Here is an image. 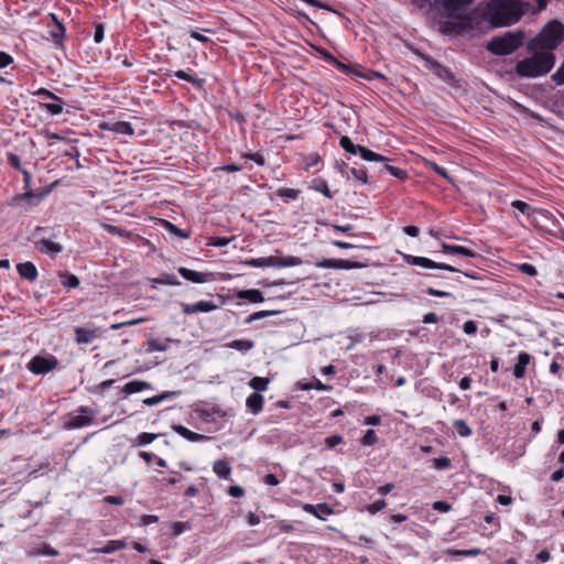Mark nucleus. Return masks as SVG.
Listing matches in <instances>:
<instances>
[{
    "mask_svg": "<svg viewBox=\"0 0 564 564\" xmlns=\"http://www.w3.org/2000/svg\"><path fill=\"white\" fill-rule=\"evenodd\" d=\"M519 270H520L522 273L528 274V275H530V276H534V275H536V274H538V270H536V268H535L533 264H531V263H521V264L519 265Z\"/></svg>",
    "mask_w": 564,
    "mask_h": 564,
    "instance_id": "obj_61",
    "label": "nucleus"
},
{
    "mask_svg": "<svg viewBox=\"0 0 564 564\" xmlns=\"http://www.w3.org/2000/svg\"><path fill=\"white\" fill-rule=\"evenodd\" d=\"M310 188L315 192L322 193L326 198L332 199L334 193L328 188L327 182L322 177H316L311 182Z\"/></svg>",
    "mask_w": 564,
    "mask_h": 564,
    "instance_id": "obj_27",
    "label": "nucleus"
},
{
    "mask_svg": "<svg viewBox=\"0 0 564 564\" xmlns=\"http://www.w3.org/2000/svg\"><path fill=\"white\" fill-rule=\"evenodd\" d=\"M237 297L250 303H261L264 300L262 292L257 289L241 290L237 293Z\"/></svg>",
    "mask_w": 564,
    "mask_h": 564,
    "instance_id": "obj_26",
    "label": "nucleus"
},
{
    "mask_svg": "<svg viewBox=\"0 0 564 564\" xmlns=\"http://www.w3.org/2000/svg\"><path fill=\"white\" fill-rule=\"evenodd\" d=\"M403 260L410 265H417V267L425 268V269H441V270H446L449 272H460L469 279H473V280L480 279L479 273L476 271H462L451 264L436 262V261H433L425 257L403 254Z\"/></svg>",
    "mask_w": 564,
    "mask_h": 564,
    "instance_id": "obj_6",
    "label": "nucleus"
},
{
    "mask_svg": "<svg viewBox=\"0 0 564 564\" xmlns=\"http://www.w3.org/2000/svg\"><path fill=\"white\" fill-rule=\"evenodd\" d=\"M180 306L182 312L186 315L195 313H209L217 308V305L212 301H198L193 304L181 302Z\"/></svg>",
    "mask_w": 564,
    "mask_h": 564,
    "instance_id": "obj_12",
    "label": "nucleus"
},
{
    "mask_svg": "<svg viewBox=\"0 0 564 564\" xmlns=\"http://www.w3.org/2000/svg\"><path fill=\"white\" fill-rule=\"evenodd\" d=\"M377 442H378V436L373 430H367L365 435L360 440V443L364 446H372Z\"/></svg>",
    "mask_w": 564,
    "mask_h": 564,
    "instance_id": "obj_47",
    "label": "nucleus"
},
{
    "mask_svg": "<svg viewBox=\"0 0 564 564\" xmlns=\"http://www.w3.org/2000/svg\"><path fill=\"white\" fill-rule=\"evenodd\" d=\"M147 389H151V384L141 380H132L122 387V392L126 394L137 393Z\"/></svg>",
    "mask_w": 564,
    "mask_h": 564,
    "instance_id": "obj_29",
    "label": "nucleus"
},
{
    "mask_svg": "<svg viewBox=\"0 0 564 564\" xmlns=\"http://www.w3.org/2000/svg\"><path fill=\"white\" fill-rule=\"evenodd\" d=\"M531 356L527 352H520L518 360L513 367V376L518 379L522 378L525 373L527 366L529 365Z\"/></svg>",
    "mask_w": 564,
    "mask_h": 564,
    "instance_id": "obj_25",
    "label": "nucleus"
},
{
    "mask_svg": "<svg viewBox=\"0 0 564 564\" xmlns=\"http://www.w3.org/2000/svg\"><path fill=\"white\" fill-rule=\"evenodd\" d=\"M387 507V502L383 499L376 500L371 505L367 507V510L370 514H376L377 512L383 510Z\"/></svg>",
    "mask_w": 564,
    "mask_h": 564,
    "instance_id": "obj_52",
    "label": "nucleus"
},
{
    "mask_svg": "<svg viewBox=\"0 0 564 564\" xmlns=\"http://www.w3.org/2000/svg\"><path fill=\"white\" fill-rule=\"evenodd\" d=\"M171 343V339H166L164 343L158 340V339H150L148 341L149 349L152 351H165L169 349V344Z\"/></svg>",
    "mask_w": 564,
    "mask_h": 564,
    "instance_id": "obj_43",
    "label": "nucleus"
},
{
    "mask_svg": "<svg viewBox=\"0 0 564 564\" xmlns=\"http://www.w3.org/2000/svg\"><path fill=\"white\" fill-rule=\"evenodd\" d=\"M475 0H441L445 20L438 22L443 34L460 35L474 29V20L467 13Z\"/></svg>",
    "mask_w": 564,
    "mask_h": 564,
    "instance_id": "obj_1",
    "label": "nucleus"
},
{
    "mask_svg": "<svg viewBox=\"0 0 564 564\" xmlns=\"http://www.w3.org/2000/svg\"><path fill=\"white\" fill-rule=\"evenodd\" d=\"M419 56L424 61L425 67L432 70L440 79L449 86H457L456 77L449 68L443 66L427 54L419 53Z\"/></svg>",
    "mask_w": 564,
    "mask_h": 564,
    "instance_id": "obj_8",
    "label": "nucleus"
},
{
    "mask_svg": "<svg viewBox=\"0 0 564 564\" xmlns=\"http://www.w3.org/2000/svg\"><path fill=\"white\" fill-rule=\"evenodd\" d=\"M482 551L480 549H469V550H454V549H448L446 551V554L452 556V557H467V556H477L479 554H481Z\"/></svg>",
    "mask_w": 564,
    "mask_h": 564,
    "instance_id": "obj_33",
    "label": "nucleus"
},
{
    "mask_svg": "<svg viewBox=\"0 0 564 564\" xmlns=\"http://www.w3.org/2000/svg\"><path fill=\"white\" fill-rule=\"evenodd\" d=\"M189 522L177 521L172 524V536H178L183 532L191 530Z\"/></svg>",
    "mask_w": 564,
    "mask_h": 564,
    "instance_id": "obj_46",
    "label": "nucleus"
},
{
    "mask_svg": "<svg viewBox=\"0 0 564 564\" xmlns=\"http://www.w3.org/2000/svg\"><path fill=\"white\" fill-rule=\"evenodd\" d=\"M43 194H36L28 191L25 194H19L11 198L9 206L20 208L21 212H28L31 207L39 205Z\"/></svg>",
    "mask_w": 564,
    "mask_h": 564,
    "instance_id": "obj_11",
    "label": "nucleus"
},
{
    "mask_svg": "<svg viewBox=\"0 0 564 564\" xmlns=\"http://www.w3.org/2000/svg\"><path fill=\"white\" fill-rule=\"evenodd\" d=\"M75 341L77 344H90L96 337H98L99 328L94 325H87L85 327L75 328Z\"/></svg>",
    "mask_w": 564,
    "mask_h": 564,
    "instance_id": "obj_14",
    "label": "nucleus"
},
{
    "mask_svg": "<svg viewBox=\"0 0 564 564\" xmlns=\"http://www.w3.org/2000/svg\"><path fill=\"white\" fill-rule=\"evenodd\" d=\"M172 430L174 432H176L178 435H181L182 437H184L185 440L193 442V443L209 440V436L193 432L181 424L172 425Z\"/></svg>",
    "mask_w": 564,
    "mask_h": 564,
    "instance_id": "obj_18",
    "label": "nucleus"
},
{
    "mask_svg": "<svg viewBox=\"0 0 564 564\" xmlns=\"http://www.w3.org/2000/svg\"><path fill=\"white\" fill-rule=\"evenodd\" d=\"M523 0H489L481 15L492 28L510 26L523 17Z\"/></svg>",
    "mask_w": 564,
    "mask_h": 564,
    "instance_id": "obj_2",
    "label": "nucleus"
},
{
    "mask_svg": "<svg viewBox=\"0 0 564 564\" xmlns=\"http://www.w3.org/2000/svg\"><path fill=\"white\" fill-rule=\"evenodd\" d=\"M164 225H165V228H167V230L171 234H173V235H175V236H177L180 238L187 239L189 237L188 232H186L185 230L178 228L177 226H175L174 224H172V223H170L167 220H164Z\"/></svg>",
    "mask_w": 564,
    "mask_h": 564,
    "instance_id": "obj_48",
    "label": "nucleus"
},
{
    "mask_svg": "<svg viewBox=\"0 0 564 564\" xmlns=\"http://www.w3.org/2000/svg\"><path fill=\"white\" fill-rule=\"evenodd\" d=\"M340 147L350 154H359L365 161H373V162H387L388 158L376 153L362 145L354 144L351 139L347 135H343L339 140Z\"/></svg>",
    "mask_w": 564,
    "mask_h": 564,
    "instance_id": "obj_7",
    "label": "nucleus"
},
{
    "mask_svg": "<svg viewBox=\"0 0 564 564\" xmlns=\"http://www.w3.org/2000/svg\"><path fill=\"white\" fill-rule=\"evenodd\" d=\"M425 292L429 295L436 296V297H454L453 293L447 292V291L437 290V289H434L432 286L427 288L425 290Z\"/></svg>",
    "mask_w": 564,
    "mask_h": 564,
    "instance_id": "obj_58",
    "label": "nucleus"
},
{
    "mask_svg": "<svg viewBox=\"0 0 564 564\" xmlns=\"http://www.w3.org/2000/svg\"><path fill=\"white\" fill-rule=\"evenodd\" d=\"M230 239L226 237H210L208 238V246L225 247L229 243Z\"/></svg>",
    "mask_w": 564,
    "mask_h": 564,
    "instance_id": "obj_57",
    "label": "nucleus"
},
{
    "mask_svg": "<svg viewBox=\"0 0 564 564\" xmlns=\"http://www.w3.org/2000/svg\"><path fill=\"white\" fill-rule=\"evenodd\" d=\"M101 128L119 134L132 135L134 133L131 123L127 121H116L113 123H106L101 126Z\"/></svg>",
    "mask_w": 564,
    "mask_h": 564,
    "instance_id": "obj_23",
    "label": "nucleus"
},
{
    "mask_svg": "<svg viewBox=\"0 0 564 564\" xmlns=\"http://www.w3.org/2000/svg\"><path fill=\"white\" fill-rule=\"evenodd\" d=\"M37 554L46 555V556H57L58 551L52 547L50 544H43L39 550Z\"/></svg>",
    "mask_w": 564,
    "mask_h": 564,
    "instance_id": "obj_59",
    "label": "nucleus"
},
{
    "mask_svg": "<svg viewBox=\"0 0 564 564\" xmlns=\"http://www.w3.org/2000/svg\"><path fill=\"white\" fill-rule=\"evenodd\" d=\"M316 267L323 268V269L350 270V269L361 268L362 264L355 262V261H349V260L323 259L322 261L316 262Z\"/></svg>",
    "mask_w": 564,
    "mask_h": 564,
    "instance_id": "obj_13",
    "label": "nucleus"
},
{
    "mask_svg": "<svg viewBox=\"0 0 564 564\" xmlns=\"http://www.w3.org/2000/svg\"><path fill=\"white\" fill-rule=\"evenodd\" d=\"M8 163L11 167H13L14 170H17L19 172L24 170L21 165V160H20L19 155H17L14 153H8Z\"/></svg>",
    "mask_w": 564,
    "mask_h": 564,
    "instance_id": "obj_54",
    "label": "nucleus"
},
{
    "mask_svg": "<svg viewBox=\"0 0 564 564\" xmlns=\"http://www.w3.org/2000/svg\"><path fill=\"white\" fill-rule=\"evenodd\" d=\"M34 245L41 253L47 254L51 258H55L63 250L59 243L45 238L35 240Z\"/></svg>",
    "mask_w": 564,
    "mask_h": 564,
    "instance_id": "obj_15",
    "label": "nucleus"
},
{
    "mask_svg": "<svg viewBox=\"0 0 564 564\" xmlns=\"http://www.w3.org/2000/svg\"><path fill=\"white\" fill-rule=\"evenodd\" d=\"M264 399L260 393L253 392L246 400V406L252 414H258L263 409Z\"/></svg>",
    "mask_w": 564,
    "mask_h": 564,
    "instance_id": "obj_24",
    "label": "nucleus"
},
{
    "mask_svg": "<svg viewBox=\"0 0 564 564\" xmlns=\"http://www.w3.org/2000/svg\"><path fill=\"white\" fill-rule=\"evenodd\" d=\"M93 414V409L84 405L79 406L76 411L69 413L65 427L67 430H75L90 425L94 422Z\"/></svg>",
    "mask_w": 564,
    "mask_h": 564,
    "instance_id": "obj_9",
    "label": "nucleus"
},
{
    "mask_svg": "<svg viewBox=\"0 0 564 564\" xmlns=\"http://www.w3.org/2000/svg\"><path fill=\"white\" fill-rule=\"evenodd\" d=\"M50 34H51L53 42L58 44L63 41V39L65 36V28L63 26V24L57 22L55 29L52 30L50 32Z\"/></svg>",
    "mask_w": 564,
    "mask_h": 564,
    "instance_id": "obj_45",
    "label": "nucleus"
},
{
    "mask_svg": "<svg viewBox=\"0 0 564 564\" xmlns=\"http://www.w3.org/2000/svg\"><path fill=\"white\" fill-rule=\"evenodd\" d=\"M453 426L462 437H468L473 434L471 429L468 426L465 420L458 419L453 422Z\"/></svg>",
    "mask_w": 564,
    "mask_h": 564,
    "instance_id": "obj_35",
    "label": "nucleus"
},
{
    "mask_svg": "<svg viewBox=\"0 0 564 564\" xmlns=\"http://www.w3.org/2000/svg\"><path fill=\"white\" fill-rule=\"evenodd\" d=\"M276 195L279 197H285V198H290V199H296L300 195V191L297 189H294V188H288V187H283V188H279L276 191Z\"/></svg>",
    "mask_w": 564,
    "mask_h": 564,
    "instance_id": "obj_50",
    "label": "nucleus"
},
{
    "mask_svg": "<svg viewBox=\"0 0 564 564\" xmlns=\"http://www.w3.org/2000/svg\"><path fill=\"white\" fill-rule=\"evenodd\" d=\"M156 437H158L156 434L143 432V433L139 434V436H138V444L140 446L148 445V444L152 443Z\"/></svg>",
    "mask_w": 564,
    "mask_h": 564,
    "instance_id": "obj_53",
    "label": "nucleus"
},
{
    "mask_svg": "<svg viewBox=\"0 0 564 564\" xmlns=\"http://www.w3.org/2000/svg\"><path fill=\"white\" fill-rule=\"evenodd\" d=\"M525 42V32L521 29L507 31L502 35L492 36L486 44V50L496 56L514 53Z\"/></svg>",
    "mask_w": 564,
    "mask_h": 564,
    "instance_id": "obj_5",
    "label": "nucleus"
},
{
    "mask_svg": "<svg viewBox=\"0 0 564 564\" xmlns=\"http://www.w3.org/2000/svg\"><path fill=\"white\" fill-rule=\"evenodd\" d=\"M178 79H182V80H185V82H188V83H192L193 85L197 86V87H202L203 84H204V79L202 78H198L194 75H191L188 73H186L185 70L183 69H178L175 72L174 74Z\"/></svg>",
    "mask_w": 564,
    "mask_h": 564,
    "instance_id": "obj_34",
    "label": "nucleus"
},
{
    "mask_svg": "<svg viewBox=\"0 0 564 564\" xmlns=\"http://www.w3.org/2000/svg\"><path fill=\"white\" fill-rule=\"evenodd\" d=\"M245 263L252 268H265V267H269V257L253 258V259L247 260Z\"/></svg>",
    "mask_w": 564,
    "mask_h": 564,
    "instance_id": "obj_51",
    "label": "nucleus"
},
{
    "mask_svg": "<svg viewBox=\"0 0 564 564\" xmlns=\"http://www.w3.org/2000/svg\"><path fill=\"white\" fill-rule=\"evenodd\" d=\"M477 329H478V327H477L476 322L471 321V319L465 322L463 325V330L467 335H475L477 333Z\"/></svg>",
    "mask_w": 564,
    "mask_h": 564,
    "instance_id": "obj_63",
    "label": "nucleus"
},
{
    "mask_svg": "<svg viewBox=\"0 0 564 564\" xmlns=\"http://www.w3.org/2000/svg\"><path fill=\"white\" fill-rule=\"evenodd\" d=\"M178 394H180V391H165V392L160 393L158 395L144 399L143 403L145 405H148V406H153V405H156V404L161 403L164 400L171 399V398L176 397Z\"/></svg>",
    "mask_w": 564,
    "mask_h": 564,
    "instance_id": "obj_31",
    "label": "nucleus"
},
{
    "mask_svg": "<svg viewBox=\"0 0 564 564\" xmlns=\"http://www.w3.org/2000/svg\"><path fill=\"white\" fill-rule=\"evenodd\" d=\"M343 442H344L343 436H340L338 434H334V435H330L325 438V445L328 448H334L335 446L341 444Z\"/></svg>",
    "mask_w": 564,
    "mask_h": 564,
    "instance_id": "obj_56",
    "label": "nucleus"
},
{
    "mask_svg": "<svg viewBox=\"0 0 564 564\" xmlns=\"http://www.w3.org/2000/svg\"><path fill=\"white\" fill-rule=\"evenodd\" d=\"M228 348L247 352L254 347V341L250 339H235L226 345Z\"/></svg>",
    "mask_w": 564,
    "mask_h": 564,
    "instance_id": "obj_32",
    "label": "nucleus"
},
{
    "mask_svg": "<svg viewBox=\"0 0 564 564\" xmlns=\"http://www.w3.org/2000/svg\"><path fill=\"white\" fill-rule=\"evenodd\" d=\"M61 279L62 285L68 289H75L80 283L78 276L73 273H62Z\"/></svg>",
    "mask_w": 564,
    "mask_h": 564,
    "instance_id": "obj_36",
    "label": "nucleus"
},
{
    "mask_svg": "<svg viewBox=\"0 0 564 564\" xmlns=\"http://www.w3.org/2000/svg\"><path fill=\"white\" fill-rule=\"evenodd\" d=\"M17 271L21 278L34 282L37 279L39 272L33 262L26 261L17 265Z\"/></svg>",
    "mask_w": 564,
    "mask_h": 564,
    "instance_id": "obj_20",
    "label": "nucleus"
},
{
    "mask_svg": "<svg viewBox=\"0 0 564 564\" xmlns=\"http://www.w3.org/2000/svg\"><path fill=\"white\" fill-rule=\"evenodd\" d=\"M177 271L183 279L193 283H205L213 279V273L210 272H197L185 267H180Z\"/></svg>",
    "mask_w": 564,
    "mask_h": 564,
    "instance_id": "obj_16",
    "label": "nucleus"
},
{
    "mask_svg": "<svg viewBox=\"0 0 564 564\" xmlns=\"http://www.w3.org/2000/svg\"><path fill=\"white\" fill-rule=\"evenodd\" d=\"M382 171L391 174L400 181H404L408 177L406 171L390 164H384Z\"/></svg>",
    "mask_w": 564,
    "mask_h": 564,
    "instance_id": "obj_41",
    "label": "nucleus"
},
{
    "mask_svg": "<svg viewBox=\"0 0 564 564\" xmlns=\"http://www.w3.org/2000/svg\"><path fill=\"white\" fill-rule=\"evenodd\" d=\"M275 528H278L281 532H285V533H290V532L294 531V527L291 523H288L286 521L281 520V521H279L276 523L275 527H271L270 528V535L271 536H276L278 535V532H274Z\"/></svg>",
    "mask_w": 564,
    "mask_h": 564,
    "instance_id": "obj_44",
    "label": "nucleus"
},
{
    "mask_svg": "<svg viewBox=\"0 0 564 564\" xmlns=\"http://www.w3.org/2000/svg\"><path fill=\"white\" fill-rule=\"evenodd\" d=\"M350 173L356 181H359L362 184L368 182L367 169L364 165L351 167Z\"/></svg>",
    "mask_w": 564,
    "mask_h": 564,
    "instance_id": "obj_39",
    "label": "nucleus"
},
{
    "mask_svg": "<svg viewBox=\"0 0 564 564\" xmlns=\"http://www.w3.org/2000/svg\"><path fill=\"white\" fill-rule=\"evenodd\" d=\"M105 35V25L102 23H97L95 25V32H94V41L96 43H101Z\"/></svg>",
    "mask_w": 564,
    "mask_h": 564,
    "instance_id": "obj_60",
    "label": "nucleus"
},
{
    "mask_svg": "<svg viewBox=\"0 0 564 564\" xmlns=\"http://www.w3.org/2000/svg\"><path fill=\"white\" fill-rule=\"evenodd\" d=\"M52 102H41L40 106L42 109H45L48 113L53 116L61 115L63 112L64 101L61 97H56L51 99Z\"/></svg>",
    "mask_w": 564,
    "mask_h": 564,
    "instance_id": "obj_28",
    "label": "nucleus"
},
{
    "mask_svg": "<svg viewBox=\"0 0 564 564\" xmlns=\"http://www.w3.org/2000/svg\"><path fill=\"white\" fill-rule=\"evenodd\" d=\"M564 41V25L556 21H550L541 31L531 37L525 45L527 51L541 50L553 52Z\"/></svg>",
    "mask_w": 564,
    "mask_h": 564,
    "instance_id": "obj_4",
    "label": "nucleus"
},
{
    "mask_svg": "<svg viewBox=\"0 0 564 564\" xmlns=\"http://www.w3.org/2000/svg\"><path fill=\"white\" fill-rule=\"evenodd\" d=\"M321 161V156L316 153H313V154H310L306 159H305V170H310L311 167L317 165Z\"/></svg>",
    "mask_w": 564,
    "mask_h": 564,
    "instance_id": "obj_62",
    "label": "nucleus"
},
{
    "mask_svg": "<svg viewBox=\"0 0 564 564\" xmlns=\"http://www.w3.org/2000/svg\"><path fill=\"white\" fill-rule=\"evenodd\" d=\"M436 469H446L451 466V459L446 456H440L433 459Z\"/></svg>",
    "mask_w": 564,
    "mask_h": 564,
    "instance_id": "obj_55",
    "label": "nucleus"
},
{
    "mask_svg": "<svg viewBox=\"0 0 564 564\" xmlns=\"http://www.w3.org/2000/svg\"><path fill=\"white\" fill-rule=\"evenodd\" d=\"M58 365V360L55 356H35L29 364L28 369L34 375H45L54 370Z\"/></svg>",
    "mask_w": 564,
    "mask_h": 564,
    "instance_id": "obj_10",
    "label": "nucleus"
},
{
    "mask_svg": "<svg viewBox=\"0 0 564 564\" xmlns=\"http://www.w3.org/2000/svg\"><path fill=\"white\" fill-rule=\"evenodd\" d=\"M442 251L447 254H459L467 258H475L477 257V253L463 246H455V245H448L446 242H442L441 245Z\"/></svg>",
    "mask_w": 564,
    "mask_h": 564,
    "instance_id": "obj_21",
    "label": "nucleus"
},
{
    "mask_svg": "<svg viewBox=\"0 0 564 564\" xmlns=\"http://www.w3.org/2000/svg\"><path fill=\"white\" fill-rule=\"evenodd\" d=\"M302 263V259L299 257H269V267L275 268H285V267H295Z\"/></svg>",
    "mask_w": 564,
    "mask_h": 564,
    "instance_id": "obj_19",
    "label": "nucleus"
},
{
    "mask_svg": "<svg viewBox=\"0 0 564 564\" xmlns=\"http://www.w3.org/2000/svg\"><path fill=\"white\" fill-rule=\"evenodd\" d=\"M303 510L307 513L313 514L319 520H325L326 516L334 513V509L328 503L311 505L305 503Z\"/></svg>",
    "mask_w": 564,
    "mask_h": 564,
    "instance_id": "obj_17",
    "label": "nucleus"
},
{
    "mask_svg": "<svg viewBox=\"0 0 564 564\" xmlns=\"http://www.w3.org/2000/svg\"><path fill=\"white\" fill-rule=\"evenodd\" d=\"M511 207L520 212L522 215H525L528 218H531L533 208L525 202L516 199L511 202Z\"/></svg>",
    "mask_w": 564,
    "mask_h": 564,
    "instance_id": "obj_40",
    "label": "nucleus"
},
{
    "mask_svg": "<svg viewBox=\"0 0 564 564\" xmlns=\"http://www.w3.org/2000/svg\"><path fill=\"white\" fill-rule=\"evenodd\" d=\"M127 546L126 540H110L104 546L89 550V553L111 554Z\"/></svg>",
    "mask_w": 564,
    "mask_h": 564,
    "instance_id": "obj_22",
    "label": "nucleus"
},
{
    "mask_svg": "<svg viewBox=\"0 0 564 564\" xmlns=\"http://www.w3.org/2000/svg\"><path fill=\"white\" fill-rule=\"evenodd\" d=\"M527 56L516 63L514 74L519 78H538L551 72L555 65V54L541 50L527 51Z\"/></svg>",
    "mask_w": 564,
    "mask_h": 564,
    "instance_id": "obj_3",
    "label": "nucleus"
},
{
    "mask_svg": "<svg viewBox=\"0 0 564 564\" xmlns=\"http://www.w3.org/2000/svg\"><path fill=\"white\" fill-rule=\"evenodd\" d=\"M153 284L178 285L180 281L174 274L162 273L160 276L152 280Z\"/></svg>",
    "mask_w": 564,
    "mask_h": 564,
    "instance_id": "obj_38",
    "label": "nucleus"
},
{
    "mask_svg": "<svg viewBox=\"0 0 564 564\" xmlns=\"http://www.w3.org/2000/svg\"><path fill=\"white\" fill-rule=\"evenodd\" d=\"M552 79L557 85H564V62L562 65L557 68V70L552 75Z\"/></svg>",
    "mask_w": 564,
    "mask_h": 564,
    "instance_id": "obj_64",
    "label": "nucleus"
},
{
    "mask_svg": "<svg viewBox=\"0 0 564 564\" xmlns=\"http://www.w3.org/2000/svg\"><path fill=\"white\" fill-rule=\"evenodd\" d=\"M269 379L263 377H253L249 381V386L254 390V392L259 393L261 391H265L268 389Z\"/></svg>",
    "mask_w": 564,
    "mask_h": 564,
    "instance_id": "obj_37",
    "label": "nucleus"
},
{
    "mask_svg": "<svg viewBox=\"0 0 564 564\" xmlns=\"http://www.w3.org/2000/svg\"><path fill=\"white\" fill-rule=\"evenodd\" d=\"M280 311H259V312H254L252 314H250L246 319H245V323L246 324H250L254 321H258V319H262L264 317H269V316H272V315H275V314H279Z\"/></svg>",
    "mask_w": 564,
    "mask_h": 564,
    "instance_id": "obj_42",
    "label": "nucleus"
},
{
    "mask_svg": "<svg viewBox=\"0 0 564 564\" xmlns=\"http://www.w3.org/2000/svg\"><path fill=\"white\" fill-rule=\"evenodd\" d=\"M214 473L221 479H228L231 474V467L225 459H218L213 465Z\"/></svg>",
    "mask_w": 564,
    "mask_h": 564,
    "instance_id": "obj_30",
    "label": "nucleus"
},
{
    "mask_svg": "<svg viewBox=\"0 0 564 564\" xmlns=\"http://www.w3.org/2000/svg\"><path fill=\"white\" fill-rule=\"evenodd\" d=\"M429 166L437 173L440 176L448 181L449 183H453V178L449 176L448 172L445 167L438 165L436 162H427Z\"/></svg>",
    "mask_w": 564,
    "mask_h": 564,
    "instance_id": "obj_49",
    "label": "nucleus"
}]
</instances>
